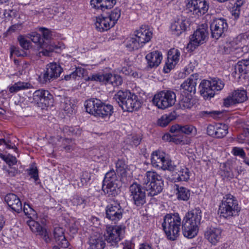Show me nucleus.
Masks as SVG:
<instances>
[{"label": "nucleus", "instance_id": "46", "mask_svg": "<svg viewBox=\"0 0 249 249\" xmlns=\"http://www.w3.org/2000/svg\"><path fill=\"white\" fill-rule=\"evenodd\" d=\"M116 171L122 176H125L127 165L124 160H118L116 163Z\"/></svg>", "mask_w": 249, "mask_h": 249}, {"label": "nucleus", "instance_id": "55", "mask_svg": "<svg viewBox=\"0 0 249 249\" xmlns=\"http://www.w3.org/2000/svg\"><path fill=\"white\" fill-rule=\"evenodd\" d=\"M231 153L235 156H239L242 158L244 160L243 161L245 163V159L249 158L246 157V153L243 148L238 147H234L232 148Z\"/></svg>", "mask_w": 249, "mask_h": 249}, {"label": "nucleus", "instance_id": "37", "mask_svg": "<svg viewBox=\"0 0 249 249\" xmlns=\"http://www.w3.org/2000/svg\"><path fill=\"white\" fill-rule=\"evenodd\" d=\"M124 45L129 51L137 50L142 47L134 34L125 39Z\"/></svg>", "mask_w": 249, "mask_h": 249}, {"label": "nucleus", "instance_id": "61", "mask_svg": "<svg viewBox=\"0 0 249 249\" xmlns=\"http://www.w3.org/2000/svg\"><path fill=\"white\" fill-rule=\"evenodd\" d=\"M64 144H69V145H67L66 146L64 147L65 150L67 152H71L74 149V146L72 142V140L69 139H66L64 140Z\"/></svg>", "mask_w": 249, "mask_h": 249}, {"label": "nucleus", "instance_id": "26", "mask_svg": "<svg viewBox=\"0 0 249 249\" xmlns=\"http://www.w3.org/2000/svg\"><path fill=\"white\" fill-rule=\"evenodd\" d=\"M89 243V249H104L106 244L103 235L99 233L92 235Z\"/></svg>", "mask_w": 249, "mask_h": 249}, {"label": "nucleus", "instance_id": "63", "mask_svg": "<svg viewBox=\"0 0 249 249\" xmlns=\"http://www.w3.org/2000/svg\"><path fill=\"white\" fill-rule=\"evenodd\" d=\"M28 173L31 177L34 179L35 181L38 180V170L36 167L31 168Z\"/></svg>", "mask_w": 249, "mask_h": 249}, {"label": "nucleus", "instance_id": "12", "mask_svg": "<svg viewBox=\"0 0 249 249\" xmlns=\"http://www.w3.org/2000/svg\"><path fill=\"white\" fill-rule=\"evenodd\" d=\"M208 33L204 25H202L200 27L197 29L190 37V41L188 45V48L192 49L196 47L203 44L208 37Z\"/></svg>", "mask_w": 249, "mask_h": 249}, {"label": "nucleus", "instance_id": "54", "mask_svg": "<svg viewBox=\"0 0 249 249\" xmlns=\"http://www.w3.org/2000/svg\"><path fill=\"white\" fill-rule=\"evenodd\" d=\"M180 51L178 49H173L168 52V56H170V59L177 63L179 60Z\"/></svg>", "mask_w": 249, "mask_h": 249}, {"label": "nucleus", "instance_id": "47", "mask_svg": "<svg viewBox=\"0 0 249 249\" xmlns=\"http://www.w3.org/2000/svg\"><path fill=\"white\" fill-rule=\"evenodd\" d=\"M0 158L8 165L9 167L15 165L17 162V158L9 154L5 155L0 153Z\"/></svg>", "mask_w": 249, "mask_h": 249}, {"label": "nucleus", "instance_id": "38", "mask_svg": "<svg viewBox=\"0 0 249 249\" xmlns=\"http://www.w3.org/2000/svg\"><path fill=\"white\" fill-rule=\"evenodd\" d=\"M161 177L156 172L153 171L146 172L143 178V187L145 189V186H147L148 184L151 185L152 183H155L157 179H159Z\"/></svg>", "mask_w": 249, "mask_h": 249}, {"label": "nucleus", "instance_id": "1", "mask_svg": "<svg viewBox=\"0 0 249 249\" xmlns=\"http://www.w3.org/2000/svg\"><path fill=\"white\" fill-rule=\"evenodd\" d=\"M84 106L88 113L106 121L109 120L114 112V108L112 105L106 104L96 98L86 101Z\"/></svg>", "mask_w": 249, "mask_h": 249}, {"label": "nucleus", "instance_id": "10", "mask_svg": "<svg viewBox=\"0 0 249 249\" xmlns=\"http://www.w3.org/2000/svg\"><path fill=\"white\" fill-rule=\"evenodd\" d=\"M62 72V68L56 63L48 64L44 72L39 76L40 82L43 84L50 82L51 80L59 77Z\"/></svg>", "mask_w": 249, "mask_h": 249}, {"label": "nucleus", "instance_id": "21", "mask_svg": "<svg viewBox=\"0 0 249 249\" xmlns=\"http://www.w3.org/2000/svg\"><path fill=\"white\" fill-rule=\"evenodd\" d=\"M145 59L148 68H156L160 64L162 55L160 52L156 51L148 53L145 56Z\"/></svg>", "mask_w": 249, "mask_h": 249}, {"label": "nucleus", "instance_id": "19", "mask_svg": "<svg viewBox=\"0 0 249 249\" xmlns=\"http://www.w3.org/2000/svg\"><path fill=\"white\" fill-rule=\"evenodd\" d=\"M222 230L219 228L211 227L205 232V237L212 245H215L221 238Z\"/></svg>", "mask_w": 249, "mask_h": 249}, {"label": "nucleus", "instance_id": "40", "mask_svg": "<svg viewBox=\"0 0 249 249\" xmlns=\"http://www.w3.org/2000/svg\"><path fill=\"white\" fill-rule=\"evenodd\" d=\"M191 173L187 168L184 167L181 168L175 175L174 179L178 181H186L190 177Z\"/></svg>", "mask_w": 249, "mask_h": 249}, {"label": "nucleus", "instance_id": "15", "mask_svg": "<svg viewBox=\"0 0 249 249\" xmlns=\"http://www.w3.org/2000/svg\"><path fill=\"white\" fill-rule=\"evenodd\" d=\"M186 7L194 14L198 16L206 13L209 7L206 0H189L186 4Z\"/></svg>", "mask_w": 249, "mask_h": 249}, {"label": "nucleus", "instance_id": "17", "mask_svg": "<svg viewBox=\"0 0 249 249\" xmlns=\"http://www.w3.org/2000/svg\"><path fill=\"white\" fill-rule=\"evenodd\" d=\"M29 36L31 40L35 43H38L40 47L43 49L42 51L39 52L40 54H42L44 56H49L50 53L53 51V47L47 45L41 37L39 34L33 32L30 34Z\"/></svg>", "mask_w": 249, "mask_h": 249}, {"label": "nucleus", "instance_id": "64", "mask_svg": "<svg viewBox=\"0 0 249 249\" xmlns=\"http://www.w3.org/2000/svg\"><path fill=\"white\" fill-rule=\"evenodd\" d=\"M39 30L42 33L43 38L45 39L48 40L51 38L52 34L48 29L42 27L40 28Z\"/></svg>", "mask_w": 249, "mask_h": 249}, {"label": "nucleus", "instance_id": "20", "mask_svg": "<svg viewBox=\"0 0 249 249\" xmlns=\"http://www.w3.org/2000/svg\"><path fill=\"white\" fill-rule=\"evenodd\" d=\"M134 34L142 47L150 41L153 36L152 31L145 25H142Z\"/></svg>", "mask_w": 249, "mask_h": 249}, {"label": "nucleus", "instance_id": "8", "mask_svg": "<svg viewBox=\"0 0 249 249\" xmlns=\"http://www.w3.org/2000/svg\"><path fill=\"white\" fill-rule=\"evenodd\" d=\"M88 80L99 82L101 84H111L113 87L121 85L123 82L122 77L118 74L111 73H98L90 75Z\"/></svg>", "mask_w": 249, "mask_h": 249}, {"label": "nucleus", "instance_id": "57", "mask_svg": "<svg viewBox=\"0 0 249 249\" xmlns=\"http://www.w3.org/2000/svg\"><path fill=\"white\" fill-rule=\"evenodd\" d=\"M20 46L25 50H28L30 45V42L22 36H19L18 38Z\"/></svg>", "mask_w": 249, "mask_h": 249}, {"label": "nucleus", "instance_id": "53", "mask_svg": "<svg viewBox=\"0 0 249 249\" xmlns=\"http://www.w3.org/2000/svg\"><path fill=\"white\" fill-rule=\"evenodd\" d=\"M221 114V112L219 111H201L199 112V115L201 117L216 118Z\"/></svg>", "mask_w": 249, "mask_h": 249}, {"label": "nucleus", "instance_id": "11", "mask_svg": "<svg viewBox=\"0 0 249 249\" xmlns=\"http://www.w3.org/2000/svg\"><path fill=\"white\" fill-rule=\"evenodd\" d=\"M131 196L135 205L138 207L142 206L145 202V193L144 188H142L139 184L134 183L129 187Z\"/></svg>", "mask_w": 249, "mask_h": 249}, {"label": "nucleus", "instance_id": "34", "mask_svg": "<svg viewBox=\"0 0 249 249\" xmlns=\"http://www.w3.org/2000/svg\"><path fill=\"white\" fill-rule=\"evenodd\" d=\"M209 80H203L200 84V94L205 99L214 96L215 93Z\"/></svg>", "mask_w": 249, "mask_h": 249}, {"label": "nucleus", "instance_id": "6", "mask_svg": "<svg viewBox=\"0 0 249 249\" xmlns=\"http://www.w3.org/2000/svg\"><path fill=\"white\" fill-rule=\"evenodd\" d=\"M176 100L174 92L171 90H162L155 95L153 102L159 108L165 109L173 106Z\"/></svg>", "mask_w": 249, "mask_h": 249}, {"label": "nucleus", "instance_id": "50", "mask_svg": "<svg viewBox=\"0 0 249 249\" xmlns=\"http://www.w3.org/2000/svg\"><path fill=\"white\" fill-rule=\"evenodd\" d=\"M27 224L33 232H37L39 234L43 229L38 222L33 220H29L27 221Z\"/></svg>", "mask_w": 249, "mask_h": 249}, {"label": "nucleus", "instance_id": "25", "mask_svg": "<svg viewBox=\"0 0 249 249\" xmlns=\"http://www.w3.org/2000/svg\"><path fill=\"white\" fill-rule=\"evenodd\" d=\"M116 0H91L90 5L93 8L104 11L111 9L116 4Z\"/></svg>", "mask_w": 249, "mask_h": 249}, {"label": "nucleus", "instance_id": "31", "mask_svg": "<svg viewBox=\"0 0 249 249\" xmlns=\"http://www.w3.org/2000/svg\"><path fill=\"white\" fill-rule=\"evenodd\" d=\"M170 131L172 133L189 135L193 133H195L196 132V129L192 125L187 124L181 125L176 124L171 127Z\"/></svg>", "mask_w": 249, "mask_h": 249}, {"label": "nucleus", "instance_id": "44", "mask_svg": "<svg viewBox=\"0 0 249 249\" xmlns=\"http://www.w3.org/2000/svg\"><path fill=\"white\" fill-rule=\"evenodd\" d=\"M90 179V176L89 173L87 171L83 172L80 176V181H74L73 185L75 186H77L78 187H81L86 184Z\"/></svg>", "mask_w": 249, "mask_h": 249}, {"label": "nucleus", "instance_id": "58", "mask_svg": "<svg viewBox=\"0 0 249 249\" xmlns=\"http://www.w3.org/2000/svg\"><path fill=\"white\" fill-rule=\"evenodd\" d=\"M3 169L9 177H15L18 173V169L14 167L9 166L8 168L4 167Z\"/></svg>", "mask_w": 249, "mask_h": 249}, {"label": "nucleus", "instance_id": "16", "mask_svg": "<svg viewBox=\"0 0 249 249\" xmlns=\"http://www.w3.org/2000/svg\"><path fill=\"white\" fill-rule=\"evenodd\" d=\"M207 132L209 136L220 139L224 137L228 133V126L222 124H210L207 127Z\"/></svg>", "mask_w": 249, "mask_h": 249}, {"label": "nucleus", "instance_id": "14", "mask_svg": "<svg viewBox=\"0 0 249 249\" xmlns=\"http://www.w3.org/2000/svg\"><path fill=\"white\" fill-rule=\"evenodd\" d=\"M228 27V24L225 19H214L210 25L212 37L215 39L222 37L224 33L227 31Z\"/></svg>", "mask_w": 249, "mask_h": 249}, {"label": "nucleus", "instance_id": "4", "mask_svg": "<svg viewBox=\"0 0 249 249\" xmlns=\"http://www.w3.org/2000/svg\"><path fill=\"white\" fill-rule=\"evenodd\" d=\"M220 216L225 218L233 216L239 211L238 201L231 194H227L223 198L219 206Z\"/></svg>", "mask_w": 249, "mask_h": 249}, {"label": "nucleus", "instance_id": "27", "mask_svg": "<svg viewBox=\"0 0 249 249\" xmlns=\"http://www.w3.org/2000/svg\"><path fill=\"white\" fill-rule=\"evenodd\" d=\"M95 25L96 29L100 32L107 31L113 27L109 18L103 16L96 17Z\"/></svg>", "mask_w": 249, "mask_h": 249}, {"label": "nucleus", "instance_id": "45", "mask_svg": "<svg viewBox=\"0 0 249 249\" xmlns=\"http://www.w3.org/2000/svg\"><path fill=\"white\" fill-rule=\"evenodd\" d=\"M174 119V116L171 114L163 115L158 120V124L161 127H165Z\"/></svg>", "mask_w": 249, "mask_h": 249}, {"label": "nucleus", "instance_id": "35", "mask_svg": "<svg viewBox=\"0 0 249 249\" xmlns=\"http://www.w3.org/2000/svg\"><path fill=\"white\" fill-rule=\"evenodd\" d=\"M61 107L66 114H72L76 110V102L70 98H65L61 101Z\"/></svg>", "mask_w": 249, "mask_h": 249}, {"label": "nucleus", "instance_id": "49", "mask_svg": "<svg viewBox=\"0 0 249 249\" xmlns=\"http://www.w3.org/2000/svg\"><path fill=\"white\" fill-rule=\"evenodd\" d=\"M211 83L213 91L221 90L224 87V82L220 79L217 78H213L210 81Z\"/></svg>", "mask_w": 249, "mask_h": 249}, {"label": "nucleus", "instance_id": "5", "mask_svg": "<svg viewBox=\"0 0 249 249\" xmlns=\"http://www.w3.org/2000/svg\"><path fill=\"white\" fill-rule=\"evenodd\" d=\"M119 183V180L116 172L114 170H111L105 175L102 190L108 196H115L120 192Z\"/></svg>", "mask_w": 249, "mask_h": 249}, {"label": "nucleus", "instance_id": "62", "mask_svg": "<svg viewBox=\"0 0 249 249\" xmlns=\"http://www.w3.org/2000/svg\"><path fill=\"white\" fill-rule=\"evenodd\" d=\"M223 104L225 107H229L237 103L235 100H234V98L231 94V95H229L227 98L224 99Z\"/></svg>", "mask_w": 249, "mask_h": 249}, {"label": "nucleus", "instance_id": "3", "mask_svg": "<svg viewBox=\"0 0 249 249\" xmlns=\"http://www.w3.org/2000/svg\"><path fill=\"white\" fill-rule=\"evenodd\" d=\"M180 225L181 218L178 213L166 214L162 224L166 235L172 241L176 240L179 235Z\"/></svg>", "mask_w": 249, "mask_h": 249}, {"label": "nucleus", "instance_id": "2", "mask_svg": "<svg viewBox=\"0 0 249 249\" xmlns=\"http://www.w3.org/2000/svg\"><path fill=\"white\" fill-rule=\"evenodd\" d=\"M114 99L124 111L132 112L141 107L138 97L129 91L120 90L115 94Z\"/></svg>", "mask_w": 249, "mask_h": 249}, {"label": "nucleus", "instance_id": "43", "mask_svg": "<svg viewBox=\"0 0 249 249\" xmlns=\"http://www.w3.org/2000/svg\"><path fill=\"white\" fill-rule=\"evenodd\" d=\"M236 103H242L247 99L246 91L244 90H237L232 93Z\"/></svg>", "mask_w": 249, "mask_h": 249}, {"label": "nucleus", "instance_id": "28", "mask_svg": "<svg viewBox=\"0 0 249 249\" xmlns=\"http://www.w3.org/2000/svg\"><path fill=\"white\" fill-rule=\"evenodd\" d=\"M65 230L61 227H55L53 231V236L55 242L62 248H67L69 246V243L64 235Z\"/></svg>", "mask_w": 249, "mask_h": 249}, {"label": "nucleus", "instance_id": "56", "mask_svg": "<svg viewBox=\"0 0 249 249\" xmlns=\"http://www.w3.org/2000/svg\"><path fill=\"white\" fill-rule=\"evenodd\" d=\"M23 210L25 214L28 216L29 218H32V216H34L36 215V212L29 204H25Z\"/></svg>", "mask_w": 249, "mask_h": 249}, {"label": "nucleus", "instance_id": "59", "mask_svg": "<svg viewBox=\"0 0 249 249\" xmlns=\"http://www.w3.org/2000/svg\"><path fill=\"white\" fill-rule=\"evenodd\" d=\"M177 63L170 59V56H168V59L166 62L165 65L163 68V71L165 73L169 72L173 69Z\"/></svg>", "mask_w": 249, "mask_h": 249}, {"label": "nucleus", "instance_id": "39", "mask_svg": "<svg viewBox=\"0 0 249 249\" xmlns=\"http://www.w3.org/2000/svg\"><path fill=\"white\" fill-rule=\"evenodd\" d=\"M231 163V169L233 170L234 178L247 175L246 170L241 165L239 161H233Z\"/></svg>", "mask_w": 249, "mask_h": 249}, {"label": "nucleus", "instance_id": "9", "mask_svg": "<svg viewBox=\"0 0 249 249\" xmlns=\"http://www.w3.org/2000/svg\"><path fill=\"white\" fill-rule=\"evenodd\" d=\"M151 164L153 167L162 169L163 170L172 171L175 166L172 164V161L161 151H156L153 152L151 155Z\"/></svg>", "mask_w": 249, "mask_h": 249}, {"label": "nucleus", "instance_id": "48", "mask_svg": "<svg viewBox=\"0 0 249 249\" xmlns=\"http://www.w3.org/2000/svg\"><path fill=\"white\" fill-rule=\"evenodd\" d=\"M121 16V10L119 8H115L109 16H107V18H109L110 21L113 24V26L117 22L118 19Z\"/></svg>", "mask_w": 249, "mask_h": 249}, {"label": "nucleus", "instance_id": "30", "mask_svg": "<svg viewBox=\"0 0 249 249\" xmlns=\"http://www.w3.org/2000/svg\"><path fill=\"white\" fill-rule=\"evenodd\" d=\"M182 230L183 235L188 238L195 237L198 231V226L182 221Z\"/></svg>", "mask_w": 249, "mask_h": 249}, {"label": "nucleus", "instance_id": "51", "mask_svg": "<svg viewBox=\"0 0 249 249\" xmlns=\"http://www.w3.org/2000/svg\"><path fill=\"white\" fill-rule=\"evenodd\" d=\"M73 205L84 208L87 203V198H84L78 196H74L71 199Z\"/></svg>", "mask_w": 249, "mask_h": 249}, {"label": "nucleus", "instance_id": "22", "mask_svg": "<svg viewBox=\"0 0 249 249\" xmlns=\"http://www.w3.org/2000/svg\"><path fill=\"white\" fill-rule=\"evenodd\" d=\"M5 201L13 211L20 213L22 210V203L19 198L14 194H9L5 197Z\"/></svg>", "mask_w": 249, "mask_h": 249}, {"label": "nucleus", "instance_id": "18", "mask_svg": "<svg viewBox=\"0 0 249 249\" xmlns=\"http://www.w3.org/2000/svg\"><path fill=\"white\" fill-rule=\"evenodd\" d=\"M33 99L37 103L49 106L53 103V96L48 90L39 89L33 94Z\"/></svg>", "mask_w": 249, "mask_h": 249}, {"label": "nucleus", "instance_id": "52", "mask_svg": "<svg viewBox=\"0 0 249 249\" xmlns=\"http://www.w3.org/2000/svg\"><path fill=\"white\" fill-rule=\"evenodd\" d=\"M141 139L136 135L129 136L125 140L126 144L131 146H137L140 144Z\"/></svg>", "mask_w": 249, "mask_h": 249}, {"label": "nucleus", "instance_id": "33", "mask_svg": "<svg viewBox=\"0 0 249 249\" xmlns=\"http://www.w3.org/2000/svg\"><path fill=\"white\" fill-rule=\"evenodd\" d=\"M163 187V181L162 177H161L159 179H157L156 182L151 184V185L148 184L147 186H145L144 189L148 192V196H154L160 193L162 191Z\"/></svg>", "mask_w": 249, "mask_h": 249}, {"label": "nucleus", "instance_id": "23", "mask_svg": "<svg viewBox=\"0 0 249 249\" xmlns=\"http://www.w3.org/2000/svg\"><path fill=\"white\" fill-rule=\"evenodd\" d=\"M201 219V211L198 208L188 212L182 221L199 226Z\"/></svg>", "mask_w": 249, "mask_h": 249}, {"label": "nucleus", "instance_id": "7", "mask_svg": "<svg viewBox=\"0 0 249 249\" xmlns=\"http://www.w3.org/2000/svg\"><path fill=\"white\" fill-rule=\"evenodd\" d=\"M125 227L122 225L107 226L104 239L111 246H116L124 237Z\"/></svg>", "mask_w": 249, "mask_h": 249}, {"label": "nucleus", "instance_id": "42", "mask_svg": "<svg viewBox=\"0 0 249 249\" xmlns=\"http://www.w3.org/2000/svg\"><path fill=\"white\" fill-rule=\"evenodd\" d=\"M177 197L178 199L184 201L187 200L190 196V192L189 189L184 187H178Z\"/></svg>", "mask_w": 249, "mask_h": 249}, {"label": "nucleus", "instance_id": "41", "mask_svg": "<svg viewBox=\"0 0 249 249\" xmlns=\"http://www.w3.org/2000/svg\"><path fill=\"white\" fill-rule=\"evenodd\" d=\"M31 84L28 82H18L9 87L11 93H16L18 91L30 88Z\"/></svg>", "mask_w": 249, "mask_h": 249}, {"label": "nucleus", "instance_id": "60", "mask_svg": "<svg viewBox=\"0 0 249 249\" xmlns=\"http://www.w3.org/2000/svg\"><path fill=\"white\" fill-rule=\"evenodd\" d=\"M224 176L228 180L234 178L233 170L231 169V163H227V169L224 171Z\"/></svg>", "mask_w": 249, "mask_h": 249}, {"label": "nucleus", "instance_id": "36", "mask_svg": "<svg viewBox=\"0 0 249 249\" xmlns=\"http://www.w3.org/2000/svg\"><path fill=\"white\" fill-rule=\"evenodd\" d=\"M194 102L195 100L193 99L190 94H181L178 105L179 107L182 109H191L195 104Z\"/></svg>", "mask_w": 249, "mask_h": 249}, {"label": "nucleus", "instance_id": "29", "mask_svg": "<svg viewBox=\"0 0 249 249\" xmlns=\"http://www.w3.org/2000/svg\"><path fill=\"white\" fill-rule=\"evenodd\" d=\"M198 79V74H192L181 84V87L184 90L189 93L193 92L195 93Z\"/></svg>", "mask_w": 249, "mask_h": 249}, {"label": "nucleus", "instance_id": "32", "mask_svg": "<svg viewBox=\"0 0 249 249\" xmlns=\"http://www.w3.org/2000/svg\"><path fill=\"white\" fill-rule=\"evenodd\" d=\"M249 71V60H242L235 65L234 71L232 72V75L235 78L237 77L238 78H240L241 74H246Z\"/></svg>", "mask_w": 249, "mask_h": 249}, {"label": "nucleus", "instance_id": "13", "mask_svg": "<svg viewBox=\"0 0 249 249\" xmlns=\"http://www.w3.org/2000/svg\"><path fill=\"white\" fill-rule=\"evenodd\" d=\"M124 213V210L117 202L108 204L106 208V217L115 223L122 218Z\"/></svg>", "mask_w": 249, "mask_h": 249}, {"label": "nucleus", "instance_id": "24", "mask_svg": "<svg viewBox=\"0 0 249 249\" xmlns=\"http://www.w3.org/2000/svg\"><path fill=\"white\" fill-rule=\"evenodd\" d=\"M187 22L186 20L183 18L175 20L170 26L172 34L177 36L181 35L186 30Z\"/></svg>", "mask_w": 249, "mask_h": 249}]
</instances>
